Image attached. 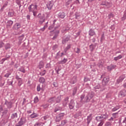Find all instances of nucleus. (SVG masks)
I'll return each mask as SVG.
<instances>
[{"label": "nucleus", "mask_w": 126, "mask_h": 126, "mask_svg": "<svg viewBox=\"0 0 126 126\" xmlns=\"http://www.w3.org/2000/svg\"><path fill=\"white\" fill-rule=\"evenodd\" d=\"M26 123V118L24 117H22L20 119L19 122L16 124V126H22L23 125H25Z\"/></svg>", "instance_id": "nucleus-4"}, {"label": "nucleus", "mask_w": 126, "mask_h": 126, "mask_svg": "<svg viewBox=\"0 0 126 126\" xmlns=\"http://www.w3.org/2000/svg\"><path fill=\"white\" fill-rule=\"evenodd\" d=\"M5 50H8L11 48V45L9 43H6L4 45Z\"/></svg>", "instance_id": "nucleus-31"}, {"label": "nucleus", "mask_w": 126, "mask_h": 126, "mask_svg": "<svg viewBox=\"0 0 126 126\" xmlns=\"http://www.w3.org/2000/svg\"><path fill=\"white\" fill-rule=\"evenodd\" d=\"M11 74V73L9 72V73H7L6 74H5L4 75V77H6V78H8V77H9V75H10Z\"/></svg>", "instance_id": "nucleus-49"}, {"label": "nucleus", "mask_w": 126, "mask_h": 126, "mask_svg": "<svg viewBox=\"0 0 126 126\" xmlns=\"http://www.w3.org/2000/svg\"><path fill=\"white\" fill-rule=\"evenodd\" d=\"M117 67V65L113 64H111L110 65L107 66V69L108 71H111V70H113V69H115Z\"/></svg>", "instance_id": "nucleus-13"}, {"label": "nucleus", "mask_w": 126, "mask_h": 126, "mask_svg": "<svg viewBox=\"0 0 126 126\" xmlns=\"http://www.w3.org/2000/svg\"><path fill=\"white\" fill-rule=\"evenodd\" d=\"M54 29H59L60 27H61V25L59 23H58V21H57V20H54L52 22V24L49 27L48 29L49 30H52L53 28Z\"/></svg>", "instance_id": "nucleus-2"}, {"label": "nucleus", "mask_w": 126, "mask_h": 126, "mask_svg": "<svg viewBox=\"0 0 126 126\" xmlns=\"http://www.w3.org/2000/svg\"><path fill=\"white\" fill-rule=\"evenodd\" d=\"M93 119V117H92V114H90L89 116H88L87 118V124L88 126H89V124H90Z\"/></svg>", "instance_id": "nucleus-15"}, {"label": "nucleus", "mask_w": 126, "mask_h": 126, "mask_svg": "<svg viewBox=\"0 0 126 126\" xmlns=\"http://www.w3.org/2000/svg\"><path fill=\"white\" fill-rule=\"evenodd\" d=\"M37 92H40V90H41V87H40V85H38L37 86Z\"/></svg>", "instance_id": "nucleus-57"}, {"label": "nucleus", "mask_w": 126, "mask_h": 126, "mask_svg": "<svg viewBox=\"0 0 126 126\" xmlns=\"http://www.w3.org/2000/svg\"><path fill=\"white\" fill-rule=\"evenodd\" d=\"M48 103H50L51 104H53V103H56V97L54 96V97L49 98L48 100Z\"/></svg>", "instance_id": "nucleus-19"}, {"label": "nucleus", "mask_w": 126, "mask_h": 126, "mask_svg": "<svg viewBox=\"0 0 126 126\" xmlns=\"http://www.w3.org/2000/svg\"><path fill=\"white\" fill-rule=\"evenodd\" d=\"M75 53L76 54H79L80 53V49H79V48H77L76 49V51H75Z\"/></svg>", "instance_id": "nucleus-56"}, {"label": "nucleus", "mask_w": 126, "mask_h": 126, "mask_svg": "<svg viewBox=\"0 0 126 126\" xmlns=\"http://www.w3.org/2000/svg\"><path fill=\"white\" fill-rule=\"evenodd\" d=\"M41 123H36L34 124V126H41Z\"/></svg>", "instance_id": "nucleus-64"}, {"label": "nucleus", "mask_w": 126, "mask_h": 126, "mask_svg": "<svg viewBox=\"0 0 126 126\" xmlns=\"http://www.w3.org/2000/svg\"><path fill=\"white\" fill-rule=\"evenodd\" d=\"M53 6H54V2L53 1H50L48 2L47 4V7L48 9L51 10V9L53 8Z\"/></svg>", "instance_id": "nucleus-12"}, {"label": "nucleus", "mask_w": 126, "mask_h": 126, "mask_svg": "<svg viewBox=\"0 0 126 126\" xmlns=\"http://www.w3.org/2000/svg\"><path fill=\"white\" fill-rule=\"evenodd\" d=\"M70 48H71V44H68L66 47V49L67 50H69V49H70Z\"/></svg>", "instance_id": "nucleus-58"}, {"label": "nucleus", "mask_w": 126, "mask_h": 126, "mask_svg": "<svg viewBox=\"0 0 126 126\" xmlns=\"http://www.w3.org/2000/svg\"><path fill=\"white\" fill-rule=\"evenodd\" d=\"M70 39V36L69 35H65L63 37L62 39V44H65L67 42H68L69 40Z\"/></svg>", "instance_id": "nucleus-5"}, {"label": "nucleus", "mask_w": 126, "mask_h": 126, "mask_svg": "<svg viewBox=\"0 0 126 126\" xmlns=\"http://www.w3.org/2000/svg\"><path fill=\"white\" fill-rule=\"evenodd\" d=\"M4 46V43L2 42H0V48H2Z\"/></svg>", "instance_id": "nucleus-60"}, {"label": "nucleus", "mask_w": 126, "mask_h": 126, "mask_svg": "<svg viewBox=\"0 0 126 126\" xmlns=\"http://www.w3.org/2000/svg\"><path fill=\"white\" fill-rule=\"evenodd\" d=\"M62 110H63V107L59 105H57L54 109V113H57L58 111H62Z\"/></svg>", "instance_id": "nucleus-23"}, {"label": "nucleus", "mask_w": 126, "mask_h": 126, "mask_svg": "<svg viewBox=\"0 0 126 126\" xmlns=\"http://www.w3.org/2000/svg\"><path fill=\"white\" fill-rule=\"evenodd\" d=\"M101 118H102V120H106L107 119V118H108V115L107 114V113H105L104 114H101Z\"/></svg>", "instance_id": "nucleus-32"}, {"label": "nucleus", "mask_w": 126, "mask_h": 126, "mask_svg": "<svg viewBox=\"0 0 126 126\" xmlns=\"http://www.w3.org/2000/svg\"><path fill=\"white\" fill-rule=\"evenodd\" d=\"M108 4H109L108 2H103L102 3V5H108Z\"/></svg>", "instance_id": "nucleus-63"}, {"label": "nucleus", "mask_w": 126, "mask_h": 126, "mask_svg": "<svg viewBox=\"0 0 126 126\" xmlns=\"http://www.w3.org/2000/svg\"><path fill=\"white\" fill-rule=\"evenodd\" d=\"M44 62L41 61L39 62L38 67L39 69H41V68H43V67H44Z\"/></svg>", "instance_id": "nucleus-25"}, {"label": "nucleus", "mask_w": 126, "mask_h": 126, "mask_svg": "<svg viewBox=\"0 0 126 126\" xmlns=\"http://www.w3.org/2000/svg\"><path fill=\"white\" fill-rule=\"evenodd\" d=\"M103 65H104V63L101 61H99L98 63L97 64V66L99 67H103Z\"/></svg>", "instance_id": "nucleus-37"}, {"label": "nucleus", "mask_w": 126, "mask_h": 126, "mask_svg": "<svg viewBox=\"0 0 126 126\" xmlns=\"http://www.w3.org/2000/svg\"><path fill=\"white\" fill-rule=\"evenodd\" d=\"M12 102L8 101L7 100H5L4 105H6L8 109H11L12 108Z\"/></svg>", "instance_id": "nucleus-8"}, {"label": "nucleus", "mask_w": 126, "mask_h": 126, "mask_svg": "<svg viewBox=\"0 0 126 126\" xmlns=\"http://www.w3.org/2000/svg\"><path fill=\"white\" fill-rule=\"evenodd\" d=\"M32 4H31L29 7H28V9L29 12H33V9H32Z\"/></svg>", "instance_id": "nucleus-44"}, {"label": "nucleus", "mask_w": 126, "mask_h": 126, "mask_svg": "<svg viewBox=\"0 0 126 126\" xmlns=\"http://www.w3.org/2000/svg\"><path fill=\"white\" fill-rule=\"evenodd\" d=\"M49 118H50V116H49L48 115H46L43 117V118L44 119V120H45V121H46V120H48Z\"/></svg>", "instance_id": "nucleus-50"}, {"label": "nucleus", "mask_w": 126, "mask_h": 126, "mask_svg": "<svg viewBox=\"0 0 126 126\" xmlns=\"http://www.w3.org/2000/svg\"><path fill=\"white\" fill-rule=\"evenodd\" d=\"M20 28H21V24H20V23H16V24H15L13 27H12V29L13 30H19V29H20Z\"/></svg>", "instance_id": "nucleus-6"}, {"label": "nucleus", "mask_w": 126, "mask_h": 126, "mask_svg": "<svg viewBox=\"0 0 126 126\" xmlns=\"http://www.w3.org/2000/svg\"><path fill=\"white\" fill-rule=\"evenodd\" d=\"M30 117L32 119H34L38 117V114H37L36 113H33L31 115Z\"/></svg>", "instance_id": "nucleus-34"}, {"label": "nucleus", "mask_w": 126, "mask_h": 126, "mask_svg": "<svg viewBox=\"0 0 126 126\" xmlns=\"http://www.w3.org/2000/svg\"><path fill=\"white\" fill-rule=\"evenodd\" d=\"M95 120L97 122H104V121H103V118H102V116L101 115L100 116L96 117Z\"/></svg>", "instance_id": "nucleus-28"}, {"label": "nucleus", "mask_w": 126, "mask_h": 126, "mask_svg": "<svg viewBox=\"0 0 126 126\" xmlns=\"http://www.w3.org/2000/svg\"><path fill=\"white\" fill-rule=\"evenodd\" d=\"M104 39H105V37L104 36V33L101 35V38H100V41L103 42L104 41Z\"/></svg>", "instance_id": "nucleus-55"}, {"label": "nucleus", "mask_w": 126, "mask_h": 126, "mask_svg": "<svg viewBox=\"0 0 126 126\" xmlns=\"http://www.w3.org/2000/svg\"><path fill=\"white\" fill-rule=\"evenodd\" d=\"M13 24V21H11V20H9L7 21L6 26L7 28H11L12 25Z\"/></svg>", "instance_id": "nucleus-14"}, {"label": "nucleus", "mask_w": 126, "mask_h": 126, "mask_svg": "<svg viewBox=\"0 0 126 126\" xmlns=\"http://www.w3.org/2000/svg\"><path fill=\"white\" fill-rule=\"evenodd\" d=\"M23 38H24V36H22V37H20L19 41L18 42V45L20 46L21 43H22V40H23Z\"/></svg>", "instance_id": "nucleus-41"}, {"label": "nucleus", "mask_w": 126, "mask_h": 126, "mask_svg": "<svg viewBox=\"0 0 126 126\" xmlns=\"http://www.w3.org/2000/svg\"><path fill=\"white\" fill-rule=\"evenodd\" d=\"M45 81H46V79L43 77H41L39 79V82L40 83H42V84H44L45 83Z\"/></svg>", "instance_id": "nucleus-29"}, {"label": "nucleus", "mask_w": 126, "mask_h": 126, "mask_svg": "<svg viewBox=\"0 0 126 126\" xmlns=\"http://www.w3.org/2000/svg\"><path fill=\"white\" fill-rule=\"evenodd\" d=\"M110 81V79L108 77H103L102 81V85L105 86L108 84V82Z\"/></svg>", "instance_id": "nucleus-11"}, {"label": "nucleus", "mask_w": 126, "mask_h": 126, "mask_svg": "<svg viewBox=\"0 0 126 126\" xmlns=\"http://www.w3.org/2000/svg\"><path fill=\"white\" fill-rule=\"evenodd\" d=\"M77 82V78L76 77V76H74L71 79L70 81V83L72 85L75 84V83H76Z\"/></svg>", "instance_id": "nucleus-16"}, {"label": "nucleus", "mask_w": 126, "mask_h": 126, "mask_svg": "<svg viewBox=\"0 0 126 126\" xmlns=\"http://www.w3.org/2000/svg\"><path fill=\"white\" fill-rule=\"evenodd\" d=\"M32 11H35L37 10V5L36 4H32Z\"/></svg>", "instance_id": "nucleus-36"}, {"label": "nucleus", "mask_w": 126, "mask_h": 126, "mask_svg": "<svg viewBox=\"0 0 126 126\" xmlns=\"http://www.w3.org/2000/svg\"><path fill=\"white\" fill-rule=\"evenodd\" d=\"M33 101L34 103H38V102H39V98H38V96H35Z\"/></svg>", "instance_id": "nucleus-46"}, {"label": "nucleus", "mask_w": 126, "mask_h": 126, "mask_svg": "<svg viewBox=\"0 0 126 126\" xmlns=\"http://www.w3.org/2000/svg\"><path fill=\"white\" fill-rule=\"evenodd\" d=\"M126 78V76L125 75H122L120 76L119 78L117 80L116 84H119L121 82H123V80Z\"/></svg>", "instance_id": "nucleus-9"}, {"label": "nucleus", "mask_w": 126, "mask_h": 126, "mask_svg": "<svg viewBox=\"0 0 126 126\" xmlns=\"http://www.w3.org/2000/svg\"><path fill=\"white\" fill-rule=\"evenodd\" d=\"M67 123V120H63L61 122V126H65Z\"/></svg>", "instance_id": "nucleus-39"}, {"label": "nucleus", "mask_w": 126, "mask_h": 126, "mask_svg": "<svg viewBox=\"0 0 126 126\" xmlns=\"http://www.w3.org/2000/svg\"><path fill=\"white\" fill-rule=\"evenodd\" d=\"M95 34L96 33H95V31H94V30H93V29H91L89 31V35L90 36H94V35H95Z\"/></svg>", "instance_id": "nucleus-26"}, {"label": "nucleus", "mask_w": 126, "mask_h": 126, "mask_svg": "<svg viewBox=\"0 0 126 126\" xmlns=\"http://www.w3.org/2000/svg\"><path fill=\"white\" fill-rule=\"evenodd\" d=\"M120 108H121L120 107V106L117 105L112 109V111L116 112V111H118V110H119V109H120Z\"/></svg>", "instance_id": "nucleus-33"}, {"label": "nucleus", "mask_w": 126, "mask_h": 126, "mask_svg": "<svg viewBox=\"0 0 126 126\" xmlns=\"http://www.w3.org/2000/svg\"><path fill=\"white\" fill-rule=\"evenodd\" d=\"M119 96L122 97H126V90H123L119 92Z\"/></svg>", "instance_id": "nucleus-17"}, {"label": "nucleus", "mask_w": 126, "mask_h": 126, "mask_svg": "<svg viewBox=\"0 0 126 126\" xmlns=\"http://www.w3.org/2000/svg\"><path fill=\"white\" fill-rule=\"evenodd\" d=\"M32 13H33V16H34L35 17V16H37V11H32Z\"/></svg>", "instance_id": "nucleus-59"}, {"label": "nucleus", "mask_w": 126, "mask_h": 126, "mask_svg": "<svg viewBox=\"0 0 126 126\" xmlns=\"http://www.w3.org/2000/svg\"><path fill=\"white\" fill-rule=\"evenodd\" d=\"M14 15L13 13L12 12H9L8 13V16H10V17H12V16Z\"/></svg>", "instance_id": "nucleus-62"}, {"label": "nucleus", "mask_w": 126, "mask_h": 126, "mask_svg": "<svg viewBox=\"0 0 126 126\" xmlns=\"http://www.w3.org/2000/svg\"><path fill=\"white\" fill-rule=\"evenodd\" d=\"M75 19H78L79 18V17L80 16V14L78 12H76L75 14Z\"/></svg>", "instance_id": "nucleus-45"}, {"label": "nucleus", "mask_w": 126, "mask_h": 126, "mask_svg": "<svg viewBox=\"0 0 126 126\" xmlns=\"http://www.w3.org/2000/svg\"><path fill=\"white\" fill-rule=\"evenodd\" d=\"M119 113H120V111H118V112L117 113L112 114V116L113 117V118H114V119H116L117 118V115H118Z\"/></svg>", "instance_id": "nucleus-47"}, {"label": "nucleus", "mask_w": 126, "mask_h": 126, "mask_svg": "<svg viewBox=\"0 0 126 126\" xmlns=\"http://www.w3.org/2000/svg\"><path fill=\"white\" fill-rule=\"evenodd\" d=\"M77 91V87L74 88V89H73V91H72L73 96H74L75 95V94H76Z\"/></svg>", "instance_id": "nucleus-40"}, {"label": "nucleus", "mask_w": 126, "mask_h": 126, "mask_svg": "<svg viewBox=\"0 0 126 126\" xmlns=\"http://www.w3.org/2000/svg\"><path fill=\"white\" fill-rule=\"evenodd\" d=\"M19 71H21V72H23V73H25V68L23 67H21L19 68Z\"/></svg>", "instance_id": "nucleus-38"}, {"label": "nucleus", "mask_w": 126, "mask_h": 126, "mask_svg": "<svg viewBox=\"0 0 126 126\" xmlns=\"http://www.w3.org/2000/svg\"><path fill=\"white\" fill-rule=\"evenodd\" d=\"M38 18H39V24H43V23H44L46 20V19H45V17H44L43 16H39Z\"/></svg>", "instance_id": "nucleus-18"}, {"label": "nucleus", "mask_w": 126, "mask_h": 126, "mask_svg": "<svg viewBox=\"0 0 126 126\" xmlns=\"http://www.w3.org/2000/svg\"><path fill=\"white\" fill-rule=\"evenodd\" d=\"M84 94H82L80 96V102L82 104H84V103H88V102H90V100L94 97V93L93 92H90L86 96Z\"/></svg>", "instance_id": "nucleus-1"}, {"label": "nucleus", "mask_w": 126, "mask_h": 126, "mask_svg": "<svg viewBox=\"0 0 126 126\" xmlns=\"http://www.w3.org/2000/svg\"><path fill=\"white\" fill-rule=\"evenodd\" d=\"M89 47H90V50L91 52H93V51H94L96 48V44H92L89 46Z\"/></svg>", "instance_id": "nucleus-24"}, {"label": "nucleus", "mask_w": 126, "mask_h": 126, "mask_svg": "<svg viewBox=\"0 0 126 126\" xmlns=\"http://www.w3.org/2000/svg\"><path fill=\"white\" fill-rule=\"evenodd\" d=\"M122 19H123V20H125L126 19V12H124L123 17H122Z\"/></svg>", "instance_id": "nucleus-54"}, {"label": "nucleus", "mask_w": 126, "mask_h": 126, "mask_svg": "<svg viewBox=\"0 0 126 126\" xmlns=\"http://www.w3.org/2000/svg\"><path fill=\"white\" fill-rule=\"evenodd\" d=\"M60 31H61V29L58 28L57 29H55L53 31H51L50 32V36H53V34L52 33H54L55 35L52 38L53 40H56V38H58V36H59V34H60Z\"/></svg>", "instance_id": "nucleus-3"}, {"label": "nucleus", "mask_w": 126, "mask_h": 126, "mask_svg": "<svg viewBox=\"0 0 126 126\" xmlns=\"http://www.w3.org/2000/svg\"><path fill=\"white\" fill-rule=\"evenodd\" d=\"M112 126V123L111 122H106V123L105 124V126Z\"/></svg>", "instance_id": "nucleus-48"}, {"label": "nucleus", "mask_w": 126, "mask_h": 126, "mask_svg": "<svg viewBox=\"0 0 126 126\" xmlns=\"http://www.w3.org/2000/svg\"><path fill=\"white\" fill-rule=\"evenodd\" d=\"M11 119H15L16 118H17V113H13V114L11 115Z\"/></svg>", "instance_id": "nucleus-42"}, {"label": "nucleus", "mask_w": 126, "mask_h": 126, "mask_svg": "<svg viewBox=\"0 0 126 126\" xmlns=\"http://www.w3.org/2000/svg\"><path fill=\"white\" fill-rule=\"evenodd\" d=\"M64 113H62L59 114L58 116H57L56 118V122H60L61 120H63V117H64Z\"/></svg>", "instance_id": "nucleus-7"}, {"label": "nucleus", "mask_w": 126, "mask_h": 126, "mask_svg": "<svg viewBox=\"0 0 126 126\" xmlns=\"http://www.w3.org/2000/svg\"><path fill=\"white\" fill-rule=\"evenodd\" d=\"M81 116H82V113L81 111H80L77 112L76 113V114L75 115V117L76 118H78L79 117H81Z\"/></svg>", "instance_id": "nucleus-30"}, {"label": "nucleus", "mask_w": 126, "mask_h": 126, "mask_svg": "<svg viewBox=\"0 0 126 126\" xmlns=\"http://www.w3.org/2000/svg\"><path fill=\"white\" fill-rule=\"evenodd\" d=\"M58 17H59V18L63 19L65 17V14L64 12L61 11L58 14Z\"/></svg>", "instance_id": "nucleus-20"}, {"label": "nucleus", "mask_w": 126, "mask_h": 126, "mask_svg": "<svg viewBox=\"0 0 126 126\" xmlns=\"http://www.w3.org/2000/svg\"><path fill=\"white\" fill-rule=\"evenodd\" d=\"M46 74V70H44L43 71L39 73V75L41 76H44Z\"/></svg>", "instance_id": "nucleus-43"}, {"label": "nucleus", "mask_w": 126, "mask_h": 126, "mask_svg": "<svg viewBox=\"0 0 126 126\" xmlns=\"http://www.w3.org/2000/svg\"><path fill=\"white\" fill-rule=\"evenodd\" d=\"M62 99V96L59 95L57 97H55V103H60L61 102V100Z\"/></svg>", "instance_id": "nucleus-27"}, {"label": "nucleus", "mask_w": 126, "mask_h": 126, "mask_svg": "<svg viewBox=\"0 0 126 126\" xmlns=\"http://www.w3.org/2000/svg\"><path fill=\"white\" fill-rule=\"evenodd\" d=\"M18 83L20 85V86L22 85V84L23 83V82L22 79H21L20 80H18Z\"/></svg>", "instance_id": "nucleus-51"}, {"label": "nucleus", "mask_w": 126, "mask_h": 126, "mask_svg": "<svg viewBox=\"0 0 126 126\" xmlns=\"http://www.w3.org/2000/svg\"><path fill=\"white\" fill-rule=\"evenodd\" d=\"M58 45L55 44L53 47V50H56V49H58Z\"/></svg>", "instance_id": "nucleus-61"}, {"label": "nucleus", "mask_w": 126, "mask_h": 126, "mask_svg": "<svg viewBox=\"0 0 126 126\" xmlns=\"http://www.w3.org/2000/svg\"><path fill=\"white\" fill-rule=\"evenodd\" d=\"M75 106V102H74V101L73 100H71L70 102L68 104L69 109L70 110H72V109L74 108Z\"/></svg>", "instance_id": "nucleus-10"}, {"label": "nucleus", "mask_w": 126, "mask_h": 126, "mask_svg": "<svg viewBox=\"0 0 126 126\" xmlns=\"http://www.w3.org/2000/svg\"><path fill=\"white\" fill-rule=\"evenodd\" d=\"M100 85H97L96 86H95V87H94V89H100Z\"/></svg>", "instance_id": "nucleus-53"}, {"label": "nucleus", "mask_w": 126, "mask_h": 126, "mask_svg": "<svg viewBox=\"0 0 126 126\" xmlns=\"http://www.w3.org/2000/svg\"><path fill=\"white\" fill-rule=\"evenodd\" d=\"M67 62V60L63 58V60L60 61L58 62V64H64Z\"/></svg>", "instance_id": "nucleus-22"}, {"label": "nucleus", "mask_w": 126, "mask_h": 126, "mask_svg": "<svg viewBox=\"0 0 126 126\" xmlns=\"http://www.w3.org/2000/svg\"><path fill=\"white\" fill-rule=\"evenodd\" d=\"M84 82H87V81H90V79L88 77H85L84 79Z\"/></svg>", "instance_id": "nucleus-52"}, {"label": "nucleus", "mask_w": 126, "mask_h": 126, "mask_svg": "<svg viewBox=\"0 0 126 126\" xmlns=\"http://www.w3.org/2000/svg\"><path fill=\"white\" fill-rule=\"evenodd\" d=\"M68 99H69V97H66L63 100V106H64V107H65V106H66V105H67V103H68Z\"/></svg>", "instance_id": "nucleus-21"}, {"label": "nucleus", "mask_w": 126, "mask_h": 126, "mask_svg": "<svg viewBox=\"0 0 126 126\" xmlns=\"http://www.w3.org/2000/svg\"><path fill=\"white\" fill-rule=\"evenodd\" d=\"M122 58H123V56H122V55H120L114 58V61H116L117 62V61H119V60H121Z\"/></svg>", "instance_id": "nucleus-35"}]
</instances>
